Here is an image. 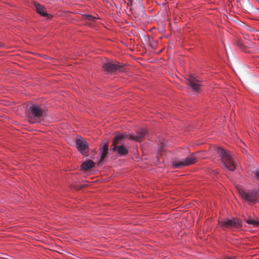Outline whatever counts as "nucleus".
Wrapping results in <instances>:
<instances>
[{"label": "nucleus", "mask_w": 259, "mask_h": 259, "mask_svg": "<svg viewBox=\"0 0 259 259\" xmlns=\"http://www.w3.org/2000/svg\"><path fill=\"white\" fill-rule=\"evenodd\" d=\"M217 153L221 158L222 163L225 168L228 171H233L236 169L235 158L230 152L221 147L217 150Z\"/></svg>", "instance_id": "obj_1"}, {"label": "nucleus", "mask_w": 259, "mask_h": 259, "mask_svg": "<svg viewBox=\"0 0 259 259\" xmlns=\"http://www.w3.org/2000/svg\"><path fill=\"white\" fill-rule=\"evenodd\" d=\"M27 114L29 122L33 123H38L41 121L43 110L39 106L31 104L28 108Z\"/></svg>", "instance_id": "obj_2"}, {"label": "nucleus", "mask_w": 259, "mask_h": 259, "mask_svg": "<svg viewBox=\"0 0 259 259\" xmlns=\"http://www.w3.org/2000/svg\"><path fill=\"white\" fill-rule=\"evenodd\" d=\"M219 223L223 229H239L241 228L242 226V222L241 220L238 218H232L230 219H226L219 221Z\"/></svg>", "instance_id": "obj_3"}, {"label": "nucleus", "mask_w": 259, "mask_h": 259, "mask_svg": "<svg viewBox=\"0 0 259 259\" xmlns=\"http://www.w3.org/2000/svg\"><path fill=\"white\" fill-rule=\"evenodd\" d=\"M197 158L196 154L193 153L185 158L173 160L171 162V165L175 168H181L194 164L195 163Z\"/></svg>", "instance_id": "obj_4"}, {"label": "nucleus", "mask_w": 259, "mask_h": 259, "mask_svg": "<svg viewBox=\"0 0 259 259\" xmlns=\"http://www.w3.org/2000/svg\"><path fill=\"white\" fill-rule=\"evenodd\" d=\"M103 67L108 73L116 71H121L123 66L119 63H114L112 62L108 61L103 65Z\"/></svg>", "instance_id": "obj_5"}, {"label": "nucleus", "mask_w": 259, "mask_h": 259, "mask_svg": "<svg viewBox=\"0 0 259 259\" xmlns=\"http://www.w3.org/2000/svg\"><path fill=\"white\" fill-rule=\"evenodd\" d=\"M241 196L242 199L249 203H255L257 201V191L255 190H250L247 192H242Z\"/></svg>", "instance_id": "obj_6"}, {"label": "nucleus", "mask_w": 259, "mask_h": 259, "mask_svg": "<svg viewBox=\"0 0 259 259\" xmlns=\"http://www.w3.org/2000/svg\"><path fill=\"white\" fill-rule=\"evenodd\" d=\"M76 146L78 150L83 155L88 153L89 146L87 141L82 138H78L75 140Z\"/></svg>", "instance_id": "obj_7"}, {"label": "nucleus", "mask_w": 259, "mask_h": 259, "mask_svg": "<svg viewBox=\"0 0 259 259\" xmlns=\"http://www.w3.org/2000/svg\"><path fill=\"white\" fill-rule=\"evenodd\" d=\"M188 85L190 88L194 91H197L199 89L201 84L198 83L200 80L196 78L193 75H189L187 77Z\"/></svg>", "instance_id": "obj_8"}, {"label": "nucleus", "mask_w": 259, "mask_h": 259, "mask_svg": "<svg viewBox=\"0 0 259 259\" xmlns=\"http://www.w3.org/2000/svg\"><path fill=\"white\" fill-rule=\"evenodd\" d=\"M147 131L144 128H140L138 130L137 135H132L130 139L134 140L136 141H141L146 136Z\"/></svg>", "instance_id": "obj_9"}, {"label": "nucleus", "mask_w": 259, "mask_h": 259, "mask_svg": "<svg viewBox=\"0 0 259 259\" xmlns=\"http://www.w3.org/2000/svg\"><path fill=\"white\" fill-rule=\"evenodd\" d=\"M35 7L37 12L41 16L48 17L49 14L47 13L45 8L41 5L35 3Z\"/></svg>", "instance_id": "obj_10"}, {"label": "nucleus", "mask_w": 259, "mask_h": 259, "mask_svg": "<svg viewBox=\"0 0 259 259\" xmlns=\"http://www.w3.org/2000/svg\"><path fill=\"white\" fill-rule=\"evenodd\" d=\"M94 166V162L90 160L84 161L81 165V168L84 170L89 169Z\"/></svg>", "instance_id": "obj_11"}, {"label": "nucleus", "mask_w": 259, "mask_h": 259, "mask_svg": "<svg viewBox=\"0 0 259 259\" xmlns=\"http://www.w3.org/2000/svg\"><path fill=\"white\" fill-rule=\"evenodd\" d=\"M125 138H127V135L125 133L117 134L114 139L113 144H117L118 141L121 140Z\"/></svg>", "instance_id": "obj_12"}, {"label": "nucleus", "mask_w": 259, "mask_h": 259, "mask_svg": "<svg viewBox=\"0 0 259 259\" xmlns=\"http://www.w3.org/2000/svg\"><path fill=\"white\" fill-rule=\"evenodd\" d=\"M108 146L104 145L100 149L101 160H103L106 157L108 152Z\"/></svg>", "instance_id": "obj_13"}, {"label": "nucleus", "mask_w": 259, "mask_h": 259, "mask_svg": "<svg viewBox=\"0 0 259 259\" xmlns=\"http://www.w3.org/2000/svg\"><path fill=\"white\" fill-rule=\"evenodd\" d=\"M117 151L118 153L122 156L126 155L128 153V150L122 145L117 147Z\"/></svg>", "instance_id": "obj_14"}, {"label": "nucleus", "mask_w": 259, "mask_h": 259, "mask_svg": "<svg viewBox=\"0 0 259 259\" xmlns=\"http://www.w3.org/2000/svg\"><path fill=\"white\" fill-rule=\"evenodd\" d=\"M246 222L253 225L254 227H259V220L249 218L245 220Z\"/></svg>", "instance_id": "obj_15"}, {"label": "nucleus", "mask_w": 259, "mask_h": 259, "mask_svg": "<svg viewBox=\"0 0 259 259\" xmlns=\"http://www.w3.org/2000/svg\"><path fill=\"white\" fill-rule=\"evenodd\" d=\"M84 17L88 20L93 21L94 22L96 21V20L97 19V17H94L92 15L89 14H84Z\"/></svg>", "instance_id": "obj_16"}, {"label": "nucleus", "mask_w": 259, "mask_h": 259, "mask_svg": "<svg viewBox=\"0 0 259 259\" xmlns=\"http://www.w3.org/2000/svg\"><path fill=\"white\" fill-rule=\"evenodd\" d=\"M112 145L113 146V148L110 149L111 150H112V151H115L116 150H117V147L116 145L117 144H113V143H112Z\"/></svg>", "instance_id": "obj_17"}, {"label": "nucleus", "mask_w": 259, "mask_h": 259, "mask_svg": "<svg viewBox=\"0 0 259 259\" xmlns=\"http://www.w3.org/2000/svg\"><path fill=\"white\" fill-rule=\"evenodd\" d=\"M255 175L258 178H259V169L256 171Z\"/></svg>", "instance_id": "obj_18"}, {"label": "nucleus", "mask_w": 259, "mask_h": 259, "mask_svg": "<svg viewBox=\"0 0 259 259\" xmlns=\"http://www.w3.org/2000/svg\"><path fill=\"white\" fill-rule=\"evenodd\" d=\"M128 3L127 4V5L128 6L132 5L133 0H128Z\"/></svg>", "instance_id": "obj_19"}, {"label": "nucleus", "mask_w": 259, "mask_h": 259, "mask_svg": "<svg viewBox=\"0 0 259 259\" xmlns=\"http://www.w3.org/2000/svg\"><path fill=\"white\" fill-rule=\"evenodd\" d=\"M4 46V44L0 42V48L3 47Z\"/></svg>", "instance_id": "obj_20"}]
</instances>
